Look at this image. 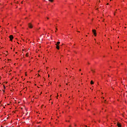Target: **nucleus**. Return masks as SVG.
I'll use <instances>...</instances> for the list:
<instances>
[{
	"instance_id": "4468645a",
	"label": "nucleus",
	"mask_w": 127,
	"mask_h": 127,
	"mask_svg": "<svg viewBox=\"0 0 127 127\" xmlns=\"http://www.w3.org/2000/svg\"><path fill=\"white\" fill-rule=\"evenodd\" d=\"M56 30H58L57 28H56Z\"/></svg>"
},
{
	"instance_id": "9b49d317",
	"label": "nucleus",
	"mask_w": 127,
	"mask_h": 127,
	"mask_svg": "<svg viewBox=\"0 0 127 127\" xmlns=\"http://www.w3.org/2000/svg\"><path fill=\"white\" fill-rule=\"evenodd\" d=\"M47 18L48 19H49V18H48V17H47Z\"/></svg>"
},
{
	"instance_id": "1a4fd4ad",
	"label": "nucleus",
	"mask_w": 127,
	"mask_h": 127,
	"mask_svg": "<svg viewBox=\"0 0 127 127\" xmlns=\"http://www.w3.org/2000/svg\"><path fill=\"white\" fill-rule=\"evenodd\" d=\"M49 1H51V2H53V0H49Z\"/></svg>"
},
{
	"instance_id": "6ab92c4d",
	"label": "nucleus",
	"mask_w": 127,
	"mask_h": 127,
	"mask_svg": "<svg viewBox=\"0 0 127 127\" xmlns=\"http://www.w3.org/2000/svg\"><path fill=\"white\" fill-rule=\"evenodd\" d=\"M21 3H22V1L21 2Z\"/></svg>"
},
{
	"instance_id": "7ed1b4c3",
	"label": "nucleus",
	"mask_w": 127,
	"mask_h": 127,
	"mask_svg": "<svg viewBox=\"0 0 127 127\" xmlns=\"http://www.w3.org/2000/svg\"><path fill=\"white\" fill-rule=\"evenodd\" d=\"M9 37V38H10V40L11 41H12V39H13V36L12 35H10Z\"/></svg>"
},
{
	"instance_id": "f8f14e48",
	"label": "nucleus",
	"mask_w": 127,
	"mask_h": 127,
	"mask_svg": "<svg viewBox=\"0 0 127 127\" xmlns=\"http://www.w3.org/2000/svg\"><path fill=\"white\" fill-rule=\"evenodd\" d=\"M3 93H4V90H3Z\"/></svg>"
},
{
	"instance_id": "dca6fc26",
	"label": "nucleus",
	"mask_w": 127,
	"mask_h": 127,
	"mask_svg": "<svg viewBox=\"0 0 127 127\" xmlns=\"http://www.w3.org/2000/svg\"><path fill=\"white\" fill-rule=\"evenodd\" d=\"M75 126L76 127V125H75Z\"/></svg>"
},
{
	"instance_id": "aec40b11",
	"label": "nucleus",
	"mask_w": 127,
	"mask_h": 127,
	"mask_svg": "<svg viewBox=\"0 0 127 127\" xmlns=\"http://www.w3.org/2000/svg\"><path fill=\"white\" fill-rule=\"evenodd\" d=\"M108 5L109 4V3L107 4Z\"/></svg>"
},
{
	"instance_id": "6e6552de",
	"label": "nucleus",
	"mask_w": 127,
	"mask_h": 127,
	"mask_svg": "<svg viewBox=\"0 0 127 127\" xmlns=\"http://www.w3.org/2000/svg\"><path fill=\"white\" fill-rule=\"evenodd\" d=\"M91 71H92L93 73L95 72V71H94L93 69H91Z\"/></svg>"
},
{
	"instance_id": "423d86ee",
	"label": "nucleus",
	"mask_w": 127,
	"mask_h": 127,
	"mask_svg": "<svg viewBox=\"0 0 127 127\" xmlns=\"http://www.w3.org/2000/svg\"><path fill=\"white\" fill-rule=\"evenodd\" d=\"M60 42H58L56 44V45H60Z\"/></svg>"
},
{
	"instance_id": "5701e85b",
	"label": "nucleus",
	"mask_w": 127,
	"mask_h": 127,
	"mask_svg": "<svg viewBox=\"0 0 127 127\" xmlns=\"http://www.w3.org/2000/svg\"><path fill=\"white\" fill-rule=\"evenodd\" d=\"M66 69H67V68H66Z\"/></svg>"
},
{
	"instance_id": "20e7f679",
	"label": "nucleus",
	"mask_w": 127,
	"mask_h": 127,
	"mask_svg": "<svg viewBox=\"0 0 127 127\" xmlns=\"http://www.w3.org/2000/svg\"><path fill=\"white\" fill-rule=\"evenodd\" d=\"M117 126H118V127H122L121 124H119V123H118Z\"/></svg>"
},
{
	"instance_id": "39448f33",
	"label": "nucleus",
	"mask_w": 127,
	"mask_h": 127,
	"mask_svg": "<svg viewBox=\"0 0 127 127\" xmlns=\"http://www.w3.org/2000/svg\"><path fill=\"white\" fill-rule=\"evenodd\" d=\"M56 46H56V48H57V49L59 50V49H60L59 46H58V45H56Z\"/></svg>"
},
{
	"instance_id": "f03ea898",
	"label": "nucleus",
	"mask_w": 127,
	"mask_h": 127,
	"mask_svg": "<svg viewBox=\"0 0 127 127\" xmlns=\"http://www.w3.org/2000/svg\"><path fill=\"white\" fill-rule=\"evenodd\" d=\"M28 27H29L30 28H33V26H32V25L31 24V23H29V24H28Z\"/></svg>"
},
{
	"instance_id": "9d476101",
	"label": "nucleus",
	"mask_w": 127,
	"mask_h": 127,
	"mask_svg": "<svg viewBox=\"0 0 127 127\" xmlns=\"http://www.w3.org/2000/svg\"><path fill=\"white\" fill-rule=\"evenodd\" d=\"M3 87H4V89H5V87L4 85H3Z\"/></svg>"
},
{
	"instance_id": "0eeeda50",
	"label": "nucleus",
	"mask_w": 127,
	"mask_h": 127,
	"mask_svg": "<svg viewBox=\"0 0 127 127\" xmlns=\"http://www.w3.org/2000/svg\"><path fill=\"white\" fill-rule=\"evenodd\" d=\"M91 85H93V84H94V82L92 80L91 81Z\"/></svg>"
},
{
	"instance_id": "f3484780",
	"label": "nucleus",
	"mask_w": 127,
	"mask_h": 127,
	"mask_svg": "<svg viewBox=\"0 0 127 127\" xmlns=\"http://www.w3.org/2000/svg\"><path fill=\"white\" fill-rule=\"evenodd\" d=\"M80 71H81V69H80V70H79Z\"/></svg>"
},
{
	"instance_id": "2eb2a0df",
	"label": "nucleus",
	"mask_w": 127,
	"mask_h": 127,
	"mask_svg": "<svg viewBox=\"0 0 127 127\" xmlns=\"http://www.w3.org/2000/svg\"><path fill=\"white\" fill-rule=\"evenodd\" d=\"M38 127H40V126H38Z\"/></svg>"
},
{
	"instance_id": "a211bd4d",
	"label": "nucleus",
	"mask_w": 127,
	"mask_h": 127,
	"mask_svg": "<svg viewBox=\"0 0 127 127\" xmlns=\"http://www.w3.org/2000/svg\"><path fill=\"white\" fill-rule=\"evenodd\" d=\"M38 75H39V76H40V75H39V74H38Z\"/></svg>"
},
{
	"instance_id": "4be33fe9",
	"label": "nucleus",
	"mask_w": 127,
	"mask_h": 127,
	"mask_svg": "<svg viewBox=\"0 0 127 127\" xmlns=\"http://www.w3.org/2000/svg\"><path fill=\"white\" fill-rule=\"evenodd\" d=\"M88 64H90L88 63Z\"/></svg>"
},
{
	"instance_id": "412c9836",
	"label": "nucleus",
	"mask_w": 127,
	"mask_h": 127,
	"mask_svg": "<svg viewBox=\"0 0 127 127\" xmlns=\"http://www.w3.org/2000/svg\"><path fill=\"white\" fill-rule=\"evenodd\" d=\"M87 36L86 35V37H87Z\"/></svg>"
},
{
	"instance_id": "f257e3e1",
	"label": "nucleus",
	"mask_w": 127,
	"mask_h": 127,
	"mask_svg": "<svg viewBox=\"0 0 127 127\" xmlns=\"http://www.w3.org/2000/svg\"><path fill=\"white\" fill-rule=\"evenodd\" d=\"M92 31H93V33H94V35L95 36H96V30H94V29H93V30H92Z\"/></svg>"
},
{
	"instance_id": "ddd939ff",
	"label": "nucleus",
	"mask_w": 127,
	"mask_h": 127,
	"mask_svg": "<svg viewBox=\"0 0 127 127\" xmlns=\"http://www.w3.org/2000/svg\"><path fill=\"white\" fill-rule=\"evenodd\" d=\"M69 127H71V126H69Z\"/></svg>"
}]
</instances>
